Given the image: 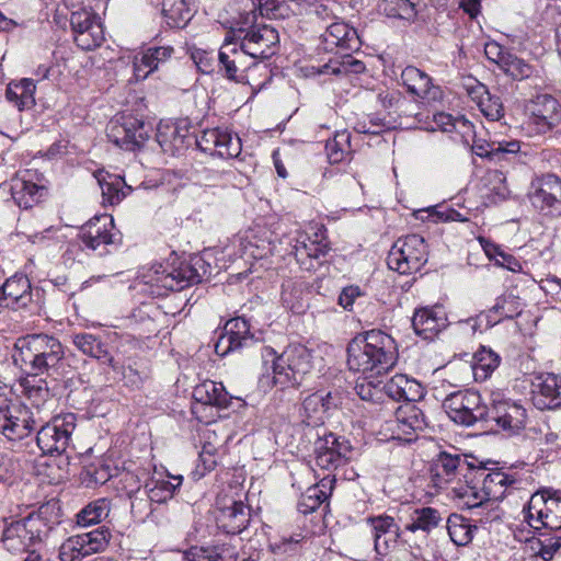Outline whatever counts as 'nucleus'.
Instances as JSON below:
<instances>
[{"instance_id": "f257e3e1", "label": "nucleus", "mask_w": 561, "mask_h": 561, "mask_svg": "<svg viewBox=\"0 0 561 561\" xmlns=\"http://www.w3.org/2000/svg\"><path fill=\"white\" fill-rule=\"evenodd\" d=\"M397 359L396 341L380 330L358 334L347 345L348 368L362 373L367 379L386 374L396 365Z\"/></svg>"}, {"instance_id": "f03ea898", "label": "nucleus", "mask_w": 561, "mask_h": 561, "mask_svg": "<svg viewBox=\"0 0 561 561\" xmlns=\"http://www.w3.org/2000/svg\"><path fill=\"white\" fill-rule=\"evenodd\" d=\"M262 358L265 366L271 363L266 369L272 370V376L263 375L260 383L262 387L275 386L280 390H296L313 367L310 350L301 344H290L279 355L273 347L263 346Z\"/></svg>"}, {"instance_id": "7ed1b4c3", "label": "nucleus", "mask_w": 561, "mask_h": 561, "mask_svg": "<svg viewBox=\"0 0 561 561\" xmlns=\"http://www.w3.org/2000/svg\"><path fill=\"white\" fill-rule=\"evenodd\" d=\"M13 364L31 377L50 375L65 358L60 341L48 334H27L19 337L11 354Z\"/></svg>"}, {"instance_id": "20e7f679", "label": "nucleus", "mask_w": 561, "mask_h": 561, "mask_svg": "<svg viewBox=\"0 0 561 561\" xmlns=\"http://www.w3.org/2000/svg\"><path fill=\"white\" fill-rule=\"evenodd\" d=\"M210 274V264L202 255L195 254L188 260L180 261L178 265L153 264L141 278L150 286L152 295L164 296L169 291L182 290L198 284Z\"/></svg>"}, {"instance_id": "39448f33", "label": "nucleus", "mask_w": 561, "mask_h": 561, "mask_svg": "<svg viewBox=\"0 0 561 561\" xmlns=\"http://www.w3.org/2000/svg\"><path fill=\"white\" fill-rule=\"evenodd\" d=\"M56 503L42 505L36 513L7 526L2 534V545L11 553L28 551L32 546L42 542L56 525L60 523Z\"/></svg>"}, {"instance_id": "423d86ee", "label": "nucleus", "mask_w": 561, "mask_h": 561, "mask_svg": "<svg viewBox=\"0 0 561 561\" xmlns=\"http://www.w3.org/2000/svg\"><path fill=\"white\" fill-rule=\"evenodd\" d=\"M523 514L524 520L536 531L541 527L561 530V491L543 489L536 492L523 508Z\"/></svg>"}, {"instance_id": "0eeeda50", "label": "nucleus", "mask_w": 561, "mask_h": 561, "mask_svg": "<svg viewBox=\"0 0 561 561\" xmlns=\"http://www.w3.org/2000/svg\"><path fill=\"white\" fill-rule=\"evenodd\" d=\"M428 260L425 240L420 234H409L399 238L391 247L387 265L402 275L420 272Z\"/></svg>"}, {"instance_id": "6e6552de", "label": "nucleus", "mask_w": 561, "mask_h": 561, "mask_svg": "<svg viewBox=\"0 0 561 561\" xmlns=\"http://www.w3.org/2000/svg\"><path fill=\"white\" fill-rule=\"evenodd\" d=\"M80 244L88 250L103 256L122 244L123 236L115 228L114 219L110 215L95 216L84 224L78 234Z\"/></svg>"}, {"instance_id": "1a4fd4ad", "label": "nucleus", "mask_w": 561, "mask_h": 561, "mask_svg": "<svg viewBox=\"0 0 561 561\" xmlns=\"http://www.w3.org/2000/svg\"><path fill=\"white\" fill-rule=\"evenodd\" d=\"M488 404L482 401L479 392L459 390L448 394L443 401V408L449 419L463 426L484 422Z\"/></svg>"}, {"instance_id": "9d476101", "label": "nucleus", "mask_w": 561, "mask_h": 561, "mask_svg": "<svg viewBox=\"0 0 561 561\" xmlns=\"http://www.w3.org/2000/svg\"><path fill=\"white\" fill-rule=\"evenodd\" d=\"M152 127L149 123L133 115H122L107 125V138L126 151L141 148L148 140Z\"/></svg>"}, {"instance_id": "9b49d317", "label": "nucleus", "mask_w": 561, "mask_h": 561, "mask_svg": "<svg viewBox=\"0 0 561 561\" xmlns=\"http://www.w3.org/2000/svg\"><path fill=\"white\" fill-rule=\"evenodd\" d=\"M526 409L501 393H492L486 407L485 423L495 425L508 435L518 434L526 425Z\"/></svg>"}, {"instance_id": "f8f14e48", "label": "nucleus", "mask_w": 561, "mask_h": 561, "mask_svg": "<svg viewBox=\"0 0 561 561\" xmlns=\"http://www.w3.org/2000/svg\"><path fill=\"white\" fill-rule=\"evenodd\" d=\"M76 415L67 413L55 416L51 421L42 425L36 435V443L43 454H62L71 442V435L76 428Z\"/></svg>"}, {"instance_id": "ddd939ff", "label": "nucleus", "mask_w": 561, "mask_h": 561, "mask_svg": "<svg viewBox=\"0 0 561 561\" xmlns=\"http://www.w3.org/2000/svg\"><path fill=\"white\" fill-rule=\"evenodd\" d=\"M39 426L34 413L26 407L10 405L0 393V433L9 440H22Z\"/></svg>"}, {"instance_id": "4468645a", "label": "nucleus", "mask_w": 561, "mask_h": 561, "mask_svg": "<svg viewBox=\"0 0 561 561\" xmlns=\"http://www.w3.org/2000/svg\"><path fill=\"white\" fill-rule=\"evenodd\" d=\"M531 206L545 216H561V179L552 173L536 176L527 192Z\"/></svg>"}, {"instance_id": "2eb2a0df", "label": "nucleus", "mask_w": 561, "mask_h": 561, "mask_svg": "<svg viewBox=\"0 0 561 561\" xmlns=\"http://www.w3.org/2000/svg\"><path fill=\"white\" fill-rule=\"evenodd\" d=\"M561 124V104L550 94L536 95L528 105L527 130L530 136H541Z\"/></svg>"}, {"instance_id": "dca6fc26", "label": "nucleus", "mask_w": 561, "mask_h": 561, "mask_svg": "<svg viewBox=\"0 0 561 561\" xmlns=\"http://www.w3.org/2000/svg\"><path fill=\"white\" fill-rule=\"evenodd\" d=\"M351 454L350 442L333 433L324 434L314 443V465L327 471L345 465L351 458Z\"/></svg>"}, {"instance_id": "f3484780", "label": "nucleus", "mask_w": 561, "mask_h": 561, "mask_svg": "<svg viewBox=\"0 0 561 561\" xmlns=\"http://www.w3.org/2000/svg\"><path fill=\"white\" fill-rule=\"evenodd\" d=\"M252 59H267L279 46V34L272 24L250 25L240 43Z\"/></svg>"}, {"instance_id": "a211bd4d", "label": "nucleus", "mask_w": 561, "mask_h": 561, "mask_svg": "<svg viewBox=\"0 0 561 561\" xmlns=\"http://www.w3.org/2000/svg\"><path fill=\"white\" fill-rule=\"evenodd\" d=\"M70 25L73 32V39L82 50H91L104 41L103 26L100 19L91 11L79 10L72 12Z\"/></svg>"}, {"instance_id": "6ab92c4d", "label": "nucleus", "mask_w": 561, "mask_h": 561, "mask_svg": "<svg viewBox=\"0 0 561 561\" xmlns=\"http://www.w3.org/2000/svg\"><path fill=\"white\" fill-rule=\"evenodd\" d=\"M196 146L204 152L224 159L237 158L242 150L239 136L221 128L204 130L196 138Z\"/></svg>"}, {"instance_id": "aec40b11", "label": "nucleus", "mask_w": 561, "mask_h": 561, "mask_svg": "<svg viewBox=\"0 0 561 561\" xmlns=\"http://www.w3.org/2000/svg\"><path fill=\"white\" fill-rule=\"evenodd\" d=\"M473 468L469 467L466 458L459 454L442 451L432 461L430 468L431 481L434 486L444 489L447 484L453 483L458 476L467 477L466 472H472Z\"/></svg>"}, {"instance_id": "412c9836", "label": "nucleus", "mask_w": 561, "mask_h": 561, "mask_svg": "<svg viewBox=\"0 0 561 561\" xmlns=\"http://www.w3.org/2000/svg\"><path fill=\"white\" fill-rule=\"evenodd\" d=\"M253 343L250 323L242 317L230 319L219 333L214 348L217 355L226 356L231 352L248 347Z\"/></svg>"}, {"instance_id": "4be33fe9", "label": "nucleus", "mask_w": 561, "mask_h": 561, "mask_svg": "<svg viewBox=\"0 0 561 561\" xmlns=\"http://www.w3.org/2000/svg\"><path fill=\"white\" fill-rule=\"evenodd\" d=\"M392 424L397 437L405 442H412L428 425L423 410L415 403L400 405L396 411Z\"/></svg>"}, {"instance_id": "5701e85b", "label": "nucleus", "mask_w": 561, "mask_h": 561, "mask_svg": "<svg viewBox=\"0 0 561 561\" xmlns=\"http://www.w3.org/2000/svg\"><path fill=\"white\" fill-rule=\"evenodd\" d=\"M249 57L241 45L226 39L218 53L219 70L227 79L243 82L247 78L245 71L251 67Z\"/></svg>"}, {"instance_id": "b1692460", "label": "nucleus", "mask_w": 561, "mask_h": 561, "mask_svg": "<svg viewBox=\"0 0 561 561\" xmlns=\"http://www.w3.org/2000/svg\"><path fill=\"white\" fill-rule=\"evenodd\" d=\"M272 232L265 227H254L238 236L239 254L244 260H261L273 254Z\"/></svg>"}, {"instance_id": "393cba45", "label": "nucleus", "mask_w": 561, "mask_h": 561, "mask_svg": "<svg viewBox=\"0 0 561 561\" xmlns=\"http://www.w3.org/2000/svg\"><path fill=\"white\" fill-rule=\"evenodd\" d=\"M174 54V48L167 46H149L141 48L133 57L134 78L142 81L159 69Z\"/></svg>"}, {"instance_id": "a878e982", "label": "nucleus", "mask_w": 561, "mask_h": 561, "mask_svg": "<svg viewBox=\"0 0 561 561\" xmlns=\"http://www.w3.org/2000/svg\"><path fill=\"white\" fill-rule=\"evenodd\" d=\"M533 402L539 410L561 407V378L551 373L538 375L533 382Z\"/></svg>"}, {"instance_id": "bb28decb", "label": "nucleus", "mask_w": 561, "mask_h": 561, "mask_svg": "<svg viewBox=\"0 0 561 561\" xmlns=\"http://www.w3.org/2000/svg\"><path fill=\"white\" fill-rule=\"evenodd\" d=\"M335 408L336 403L331 392L316 391L304 399L299 416L306 425L319 426L324 424L331 410Z\"/></svg>"}, {"instance_id": "cd10ccee", "label": "nucleus", "mask_w": 561, "mask_h": 561, "mask_svg": "<svg viewBox=\"0 0 561 561\" xmlns=\"http://www.w3.org/2000/svg\"><path fill=\"white\" fill-rule=\"evenodd\" d=\"M366 522L370 526L374 547L378 554H386L394 548L400 536V528L393 517L378 515L367 517Z\"/></svg>"}, {"instance_id": "c85d7f7f", "label": "nucleus", "mask_w": 561, "mask_h": 561, "mask_svg": "<svg viewBox=\"0 0 561 561\" xmlns=\"http://www.w3.org/2000/svg\"><path fill=\"white\" fill-rule=\"evenodd\" d=\"M35 174L25 170L11 181V195L15 204L24 209L38 204L46 194V188L34 182Z\"/></svg>"}, {"instance_id": "c756f323", "label": "nucleus", "mask_w": 561, "mask_h": 561, "mask_svg": "<svg viewBox=\"0 0 561 561\" xmlns=\"http://www.w3.org/2000/svg\"><path fill=\"white\" fill-rule=\"evenodd\" d=\"M32 301V287L24 274H14L0 288V305L11 308H26Z\"/></svg>"}, {"instance_id": "7c9ffc66", "label": "nucleus", "mask_w": 561, "mask_h": 561, "mask_svg": "<svg viewBox=\"0 0 561 561\" xmlns=\"http://www.w3.org/2000/svg\"><path fill=\"white\" fill-rule=\"evenodd\" d=\"M250 519L251 510L242 501H231L216 516L218 528L229 535L242 533L249 526Z\"/></svg>"}, {"instance_id": "2f4dec72", "label": "nucleus", "mask_w": 561, "mask_h": 561, "mask_svg": "<svg viewBox=\"0 0 561 561\" xmlns=\"http://www.w3.org/2000/svg\"><path fill=\"white\" fill-rule=\"evenodd\" d=\"M412 327L420 337L433 340L447 327V317L442 308H420L414 311Z\"/></svg>"}, {"instance_id": "473e14b6", "label": "nucleus", "mask_w": 561, "mask_h": 561, "mask_svg": "<svg viewBox=\"0 0 561 561\" xmlns=\"http://www.w3.org/2000/svg\"><path fill=\"white\" fill-rule=\"evenodd\" d=\"M322 39L327 50H358L362 44L357 31L344 22L330 24L322 34Z\"/></svg>"}, {"instance_id": "72a5a7b5", "label": "nucleus", "mask_w": 561, "mask_h": 561, "mask_svg": "<svg viewBox=\"0 0 561 561\" xmlns=\"http://www.w3.org/2000/svg\"><path fill=\"white\" fill-rule=\"evenodd\" d=\"M71 342L83 355L94 358L102 365L112 367L114 370L117 369V363L101 336L88 332L73 333Z\"/></svg>"}, {"instance_id": "f704fd0d", "label": "nucleus", "mask_w": 561, "mask_h": 561, "mask_svg": "<svg viewBox=\"0 0 561 561\" xmlns=\"http://www.w3.org/2000/svg\"><path fill=\"white\" fill-rule=\"evenodd\" d=\"M237 559V547L219 540L211 545L191 547L183 554V561H236Z\"/></svg>"}, {"instance_id": "c9c22d12", "label": "nucleus", "mask_w": 561, "mask_h": 561, "mask_svg": "<svg viewBox=\"0 0 561 561\" xmlns=\"http://www.w3.org/2000/svg\"><path fill=\"white\" fill-rule=\"evenodd\" d=\"M472 152L493 162L511 161L520 150L518 140L486 141L474 139L471 146Z\"/></svg>"}, {"instance_id": "e433bc0d", "label": "nucleus", "mask_w": 561, "mask_h": 561, "mask_svg": "<svg viewBox=\"0 0 561 561\" xmlns=\"http://www.w3.org/2000/svg\"><path fill=\"white\" fill-rule=\"evenodd\" d=\"M383 390L389 398L396 401L404 400L407 403H414L425 394L424 387L417 380L403 374L391 377L385 383Z\"/></svg>"}, {"instance_id": "4c0bfd02", "label": "nucleus", "mask_w": 561, "mask_h": 561, "mask_svg": "<svg viewBox=\"0 0 561 561\" xmlns=\"http://www.w3.org/2000/svg\"><path fill=\"white\" fill-rule=\"evenodd\" d=\"M156 137L161 149L171 156L181 154L190 146L188 129L178 124L160 125Z\"/></svg>"}, {"instance_id": "58836bf2", "label": "nucleus", "mask_w": 561, "mask_h": 561, "mask_svg": "<svg viewBox=\"0 0 561 561\" xmlns=\"http://www.w3.org/2000/svg\"><path fill=\"white\" fill-rule=\"evenodd\" d=\"M401 80L407 90L421 99H436L438 88L432 84L431 77L416 67L408 66L401 72Z\"/></svg>"}, {"instance_id": "ea45409f", "label": "nucleus", "mask_w": 561, "mask_h": 561, "mask_svg": "<svg viewBox=\"0 0 561 561\" xmlns=\"http://www.w3.org/2000/svg\"><path fill=\"white\" fill-rule=\"evenodd\" d=\"M162 16L171 28L185 27L195 14L194 0H162Z\"/></svg>"}, {"instance_id": "a19ab883", "label": "nucleus", "mask_w": 561, "mask_h": 561, "mask_svg": "<svg viewBox=\"0 0 561 561\" xmlns=\"http://www.w3.org/2000/svg\"><path fill=\"white\" fill-rule=\"evenodd\" d=\"M310 291L302 280H285L282 285V304L294 313H302L308 308Z\"/></svg>"}, {"instance_id": "79ce46f5", "label": "nucleus", "mask_w": 561, "mask_h": 561, "mask_svg": "<svg viewBox=\"0 0 561 561\" xmlns=\"http://www.w3.org/2000/svg\"><path fill=\"white\" fill-rule=\"evenodd\" d=\"M523 306L519 297L513 294L500 296L494 306L486 312L485 328H492L504 319H513L520 314Z\"/></svg>"}, {"instance_id": "37998d69", "label": "nucleus", "mask_w": 561, "mask_h": 561, "mask_svg": "<svg viewBox=\"0 0 561 561\" xmlns=\"http://www.w3.org/2000/svg\"><path fill=\"white\" fill-rule=\"evenodd\" d=\"M195 401L220 409L228 408L232 399L221 382L206 380L193 389Z\"/></svg>"}, {"instance_id": "c03bdc74", "label": "nucleus", "mask_w": 561, "mask_h": 561, "mask_svg": "<svg viewBox=\"0 0 561 561\" xmlns=\"http://www.w3.org/2000/svg\"><path fill=\"white\" fill-rule=\"evenodd\" d=\"M309 236L305 232H297L291 244V252L302 270L311 271L314 268V261L325 256L329 252H319L318 247L312 241H308Z\"/></svg>"}, {"instance_id": "a18cd8bd", "label": "nucleus", "mask_w": 561, "mask_h": 561, "mask_svg": "<svg viewBox=\"0 0 561 561\" xmlns=\"http://www.w3.org/2000/svg\"><path fill=\"white\" fill-rule=\"evenodd\" d=\"M471 473H479L478 482L491 501H499L505 496L506 488L513 485L516 480L501 471L485 473L481 469H474Z\"/></svg>"}, {"instance_id": "49530a36", "label": "nucleus", "mask_w": 561, "mask_h": 561, "mask_svg": "<svg viewBox=\"0 0 561 561\" xmlns=\"http://www.w3.org/2000/svg\"><path fill=\"white\" fill-rule=\"evenodd\" d=\"M501 357L497 353L485 346L473 354L471 362V370L476 381L486 380L492 373L499 367Z\"/></svg>"}, {"instance_id": "de8ad7c7", "label": "nucleus", "mask_w": 561, "mask_h": 561, "mask_svg": "<svg viewBox=\"0 0 561 561\" xmlns=\"http://www.w3.org/2000/svg\"><path fill=\"white\" fill-rule=\"evenodd\" d=\"M478 99L481 113L490 121H500L504 116V106L499 95L492 94L485 85L479 83L470 92Z\"/></svg>"}, {"instance_id": "09e8293b", "label": "nucleus", "mask_w": 561, "mask_h": 561, "mask_svg": "<svg viewBox=\"0 0 561 561\" xmlns=\"http://www.w3.org/2000/svg\"><path fill=\"white\" fill-rule=\"evenodd\" d=\"M182 476H167L162 479H152L147 492L153 504L162 505L173 499L175 491L182 485Z\"/></svg>"}, {"instance_id": "8fccbe9b", "label": "nucleus", "mask_w": 561, "mask_h": 561, "mask_svg": "<svg viewBox=\"0 0 561 561\" xmlns=\"http://www.w3.org/2000/svg\"><path fill=\"white\" fill-rule=\"evenodd\" d=\"M365 69V64L362 60L356 59L350 54H344L341 58L330 59L329 62L317 68V73L343 77L362 73Z\"/></svg>"}, {"instance_id": "3c124183", "label": "nucleus", "mask_w": 561, "mask_h": 561, "mask_svg": "<svg viewBox=\"0 0 561 561\" xmlns=\"http://www.w3.org/2000/svg\"><path fill=\"white\" fill-rule=\"evenodd\" d=\"M99 185L102 191L103 203L114 206L119 204L130 192L124 179L116 174H106L99 178Z\"/></svg>"}, {"instance_id": "603ef678", "label": "nucleus", "mask_w": 561, "mask_h": 561, "mask_svg": "<svg viewBox=\"0 0 561 561\" xmlns=\"http://www.w3.org/2000/svg\"><path fill=\"white\" fill-rule=\"evenodd\" d=\"M35 84L33 79H22L19 82H11L5 91V96L18 110L23 111L35 104Z\"/></svg>"}, {"instance_id": "864d4df0", "label": "nucleus", "mask_w": 561, "mask_h": 561, "mask_svg": "<svg viewBox=\"0 0 561 561\" xmlns=\"http://www.w3.org/2000/svg\"><path fill=\"white\" fill-rule=\"evenodd\" d=\"M447 530L455 545L467 546L473 539L477 526L462 515L451 514L447 519Z\"/></svg>"}, {"instance_id": "5fc2aeb1", "label": "nucleus", "mask_w": 561, "mask_h": 561, "mask_svg": "<svg viewBox=\"0 0 561 561\" xmlns=\"http://www.w3.org/2000/svg\"><path fill=\"white\" fill-rule=\"evenodd\" d=\"M111 512V501L106 497H100L85 505L77 514V524L88 527L103 522Z\"/></svg>"}, {"instance_id": "6e6d98bb", "label": "nucleus", "mask_w": 561, "mask_h": 561, "mask_svg": "<svg viewBox=\"0 0 561 561\" xmlns=\"http://www.w3.org/2000/svg\"><path fill=\"white\" fill-rule=\"evenodd\" d=\"M130 511L133 516L139 522L151 520L156 525H164L163 518H158V508H153V503L148 495L147 490L129 497Z\"/></svg>"}, {"instance_id": "4d7b16f0", "label": "nucleus", "mask_w": 561, "mask_h": 561, "mask_svg": "<svg viewBox=\"0 0 561 561\" xmlns=\"http://www.w3.org/2000/svg\"><path fill=\"white\" fill-rule=\"evenodd\" d=\"M325 152L330 163H341L352 156L351 135L346 130L335 133L325 144Z\"/></svg>"}, {"instance_id": "13d9d810", "label": "nucleus", "mask_w": 561, "mask_h": 561, "mask_svg": "<svg viewBox=\"0 0 561 561\" xmlns=\"http://www.w3.org/2000/svg\"><path fill=\"white\" fill-rule=\"evenodd\" d=\"M442 517L437 510L433 507H422L414 510L410 515V522L405 525V529L412 533L422 530L430 533L437 527Z\"/></svg>"}, {"instance_id": "bf43d9fd", "label": "nucleus", "mask_w": 561, "mask_h": 561, "mask_svg": "<svg viewBox=\"0 0 561 561\" xmlns=\"http://www.w3.org/2000/svg\"><path fill=\"white\" fill-rule=\"evenodd\" d=\"M421 0H382L379 8L389 18L412 21L419 12Z\"/></svg>"}, {"instance_id": "052dcab7", "label": "nucleus", "mask_w": 561, "mask_h": 561, "mask_svg": "<svg viewBox=\"0 0 561 561\" xmlns=\"http://www.w3.org/2000/svg\"><path fill=\"white\" fill-rule=\"evenodd\" d=\"M230 10L236 15L233 19L240 25V31L255 23L259 12V0H232Z\"/></svg>"}, {"instance_id": "680f3d73", "label": "nucleus", "mask_w": 561, "mask_h": 561, "mask_svg": "<svg viewBox=\"0 0 561 561\" xmlns=\"http://www.w3.org/2000/svg\"><path fill=\"white\" fill-rule=\"evenodd\" d=\"M79 536L88 556L104 551L112 537L108 528L104 526L89 533L80 534Z\"/></svg>"}, {"instance_id": "e2e57ef3", "label": "nucleus", "mask_w": 561, "mask_h": 561, "mask_svg": "<svg viewBox=\"0 0 561 561\" xmlns=\"http://www.w3.org/2000/svg\"><path fill=\"white\" fill-rule=\"evenodd\" d=\"M480 482H474L473 480L469 483L466 482L459 486H454L453 491L460 499L465 500V504L468 507H479L486 501H491V499L485 494V491L482 486H479Z\"/></svg>"}, {"instance_id": "0e129e2a", "label": "nucleus", "mask_w": 561, "mask_h": 561, "mask_svg": "<svg viewBox=\"0 0 561 561\" xmlns=\"http://www.w3.org/2000/svg\"><path fill=\"white\" fill-rule=\"evenodd\" d=\"M328 495L319 484L309 486L300 496L297 508L302 514L314 512L325 500Z\"/></svg>"}, {"instance_id": "69168bd1", "label": "nucleus", "mask_w": 561, "mask_h": 561, "mask_svg": "<svg viewBox=\"0 0 561 561\" xmlns=\"http://www.w3.org/2000/svg\"><path fill=\"white\" fill-rule=\"evenodd\" d=\"M501 69L514 80H524L533 73V67L524 59L510 53Z\"/></svg>"}, {"instance_id": "338daca9", "label": "nucleus", "mask_w": 561, "mask_h": 561, "mask_svg": "<svg viewBox=\"0 0 561 561\" xmlns=\"http://www.w3.org/2000/svg\"><path fill=\"white\" fill-rule=\"evenodd\" d=\"M88 554L79 535L69 537L59 548V559L61 561H81Z\"/></svg>"}, {"instance_id": "774afa93", "label": "nucleus", "mask_w": 561, "mask_h": 561, "mask_svg": "<svg viewBox=\"0 0 561 561\" xmlns=\"http://www.w3.org/2000/svg\"><path fill=\"white\" fill-rule=\"evenodd\" d=\"M289 7L284 0H259V13L268 19H285L289 15Z\"/></svg>"}]
</instances>
